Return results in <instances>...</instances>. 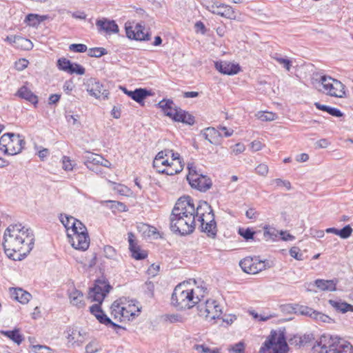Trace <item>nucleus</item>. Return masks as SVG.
Instances as JSON below:
<instances>
[{
  "instance_id": "nucleus-1",
  "label": "nucleus",
  "mask_w": 353,
  "mask_h": 353,
  "mask_svg": "<svg viewBox=\"0 0 353 353\" xmlns=\"http://www.w3.org/2000/svg\"><path fill=\"white\" fill-rule=\"evenodd\" d=\"M111 285L107 281L97 279L94 286L90 288L88 292V299L91 301L98 302V303L93 304L90 307V313L94 315L98 321L106 326L111 327L114 329L123 328L120 325L113 322L103 311L101 305L108 293H109Z\"/></svg>"
},
{
  "instance_id": "nucleus-2",
  "label": "nucleus",
  "mask_w": 353,
  "mask_h": 353,
  "mask_svg": "<svg viewBox=\"0 0 353 353\" xmlns=\"http://www.w3.org/2000/svg\"><path fill=\"white\" fill-rule=\"evenodd\" d=\"M312 347L314 351L321 347L319 353H353V345L344 339L337 336L323 334Z\"/></svg>"
},
{
  "instance_id": "nucleus-3",
  "label": "nucleus",
  "mask_w": 353,
  "mask_h": 353,
  "mask_svg": "<svg viewBox=\"0 0 353 353\" xmlns=\"http://www.w3.org/2000/svg\"><path fill=\"white\" fill-rule=\"evenodd\" d=\"M184 284L177 285L172 294L171 303L178 310L190 309L199 301V295L194 290L183 289Z\"/></svg>"
},
{
  "instance_id": "nucleus-4",
  "label": "nucleus",
  "mask_w": 353,
  "mask_h": 353,
  "mask_svg": "<svg viewBox=\"0 0 353 353\" xmlns=\"http://www.w3.org/2000/svg\"><path fill=\"white\" fill-rule=\"evenodd\" d=\"M288 345L285 330H272L263 345L260 353H287Z\"/></svg>"
},
{
  "instance_id": "nucleus-5",
  "label": "nucleus",
  "mask_w": 353,
  "mask_h": 353,
  "mask_svg": "<svg viewBox=\"0 0 353 353\" xmlns=\"http://www.w3.org/2000/svg\"><path fill=\"white\" fill-rule=\"evenodd\" d=\"M170 228L171 231L181 236L192 234L195 229L194 218L190 215L171 214L170 216Z\"/></svg>"
},
{
  "instance_id": "nucleus-6",
  "label": "nucleus",
  "mask_w": 353,
  "mask_h": 353,
  "mask_svg": "<svg viewBox=\"0 0 353 353\" xmlns=\"http://www.w3.org/2000/svg\"><path fill=\"white\" fill-rule=\"evenodd\" d=\"M25 144L23 137L19 134L7 132L0 137V150L5 154L14 155L20 153Z\"/></svg>"
},
{
  "instance_id": "nucleus-7",
  "label": "nucleus",
  "mask_w": 353,
  "mask_h": 353,
  "mask_svg": "<svg viewBox=\"0 0 353 353\" xmlns=\"http://www.w3.org/2000/svg\"><path fill=\"white\" fill-rule=\"evenodd\" d=\"M316 80L321 84L323 93L337 98L345 97V86L340 81L327 75H320Z\"/></svg>"
},
{
  "instance_id": "nucleus-8",
  "label": "nucleus",
  "mask_w": 353,
  "mask_h": 353,
  "mask_svg": "<svg viewBox=\"0 0 353 353\" xmlns=\"http://www.w3.org/2000/svg\"><path fill=\"white\" fill-rule=\"evenodd\" d=\"M27 239L22 236H14L13 234L3 235V246L4 252L8 258L16 260L14 254L17 252H21L24 246H26V243Z\"/></svg>"
},
{
  "instance_id": "nucleus-9",
  "label": "nucleus",
  "mask_w": 353,
  "mask_h": 353,
  "mask_svg": "<svg viewBox=\"0 0 353 353\" xmlns=\"http://www.w3.org/2000/svg\"><path fill=\"white\" fill-rule=\"evenodd\" d=\"M24 229V227H22L21 224L10 225L7 228L4 232V234H6L7 235L13 234V236H22L27 239V242L26 243V252L23 254H20L21 257L19 256L18 260H21L26 257L34 246V237L32 230L30 229H26L25 230Z\"/></svg>"
},
{
  "instance_id": "nucleus-10",
  "label": "nucleus",
  "mask_w": 353,
  "mask_h": 353,
  "mask_svg": "<svg viewBox=\"0 0 353 353\" xmlns=\"http://www.w3.org/2000/svg\"><path fill=\"white\" fill-rule=\"evenodd\" d=\"M242 270L248 274H254L271 267L268 260H261L259 256H247L239 262Z\"/></svg>"
},
{
  "instance_id": "nucleus-11",
  "label": "nucleus",
  "mask_w": 353,
  "mask_h": 353,
  "mask_svg": "<svg viewBox=\"0 0 353 353\" xmlns=\"http://www.w3.org/2000/svg\"><path fill=\"white\" fill-rule=\"evenodd\" d=\"M194 203L190 196H183L180 197L176 202L171 214H178L180 215H190L194 216Z\"/></svg>"
},
{
  "instance_id": "nucleus-12",
  "label": "nucleus",
  "mask_w": 353,
  "mask_h": 353,
  "mask_svg": "<svg viewBox=\"0 0 353 353\" xmlns=\"http://www.w3.org/2000/svg\"><path fill=\"white\" fill-rule=\"evenodd\" d=\"M86 90L90 96L99 99L103 96V99H108L109 92L103 89V85L99 80L94 78H90L85 83Z\"/></svg>"
},
{
  "instance_id": "nucleus-13",
  "label": "nucleus",
  "mask_w": 353,
  "mask_h": 353,
  "mask_svg": "<svg viewBox=\"0 0 353 353\" xmlns=\"http://www.w3.org/2000/svg\"><path fill=\"white\" fill-rule=\"evenodd\" d=\"M209 10L213 14L229 19H235L236 17L234 9L230 6L224 3H214L210 6Z\"/></svg>"
},
{
  "instance_id": "nucleus-14",
  "label": "nucleus",
  "mask_w": 353,
  "mask_h": 353,
  "mask_svg": "<svg viewBox=\"0 0 353 353\" xmlns=\"http://www.w3.org/2000/svg\"><path fill=\"white\" fill-rule=\"evenodd\" d=\"M67 236L74 249L85 251L89 248L90 237L88 234H80L72 236L71 233H68L67 234Z\"/></svg>"
},
{
  "instance_id": "nucleus-15",
  "label": "nucleus",
  "mask_w": 353,
  "mask_h": 353,
  "mask_svg": "<svg viewBox=\"0 0 353 353\" xmlns=\"http://www.w3.org/2000/svg\"><path fill=\"white\" fill-rule=\"evenodd\" d=\"M201 231L206 233L210 238L214 239L216 236V223L213 212L207 214V219H205L203 224L201 223Z\"/></svg>"
},
{
  "instance_id": "nucleus-16",
  "label": "nucleus",
  "mask_w": 353,
  "mask_h": 353,
  "mask_svg": "<svg viewBox=\"0 0 353 353\" xmlns=\"http://www.w3.org/2000/svg\"><path fill=\"white\" fill-rule=\"evenodd\" d=\"M210 212H213L211 205L205 201H199L196 207L194 206V221L196 219L198 221L203 224L205 219H207V214Z\"/></svg>"
},
{
  "instance_id": "nucleus-17",
  "label": "nucleus",
  "mask_w": 353,
  "mask_h": 353,
  "mask_svg": "<svg viewBox=\"0 0 353 353\" xmlns=\"http://www.w3.org/2000/svg\"><path fill=\"white\" fill-rule=\"evenodd\" d=\"M81 160L89 170L97 172V170L94 168V166L99 165V163L103 162V157L89 151H85L81 157Z\"/></svg>"
},
{
  "instance_id": "nucleus-18",
  "label": "nucleus",
  "mask_w": 353,
  "mask_h": 353,
  "mask_svg": "<svg viewBox=\"0 0 353 353\" xmlns=\"http://www.w3.org/2000/svg\"><path fill=\"white\" fill-rule=\"evenodd\" d=\"M189 183L192 188L201 192H206L212 186L211 179L202 174H199L197 176L190 179Z\"/></svg>"
},
{
  "instance_id": "nucleus-19",
  "label": "nucleus",
  "mask_w": 353,
  "mask_h": 353,
  "mask_svg": "<svg viewBox=\"0 0 353 353\" xmlns=\"http://www.w3.org/2000/svg\"><path fill=\"white\" fill-rule=\"evenodd\" d=\"M215 68L221 74L234 75L241 70L238 63H231L227 61H216L214 63Z\"/></svg>"
},
{
  "instance_id": "nucleus-20",
  "label": "nucleus",
  "mask_w": 353,
  "mask_h": 353,
  "mask_svg": "<svg viewBox=\"0 0 353 353\" xmlns=\"http://www.w3.org/2000/svg\"><path fill=\"white\" fill-rule=\"evenodd\" d=\"M129 250L132 253V256L136 260H143L148 256V253L145 250H142L135 242L134 235L133 233H128Z\"/></svg>"
},
{
  "instance_id": "nucleus-21",
  "label": "nucleus",
  "mask_w": 353,
  "mask_h": 353,
  "mask_svg": "<svg viewBox=\"0 0 353 353\" xmlns=\"http://www.w3.org/2000/svg\"><path fill=\"white\" fill-rule=\"evenodd\" d=\"M172 119L190 125H192L195 122L193 115L176 106L174 107V114Z\"/></svg>"
},
{
  "instance_id": "nucleus-22",
  "label": "nucleus",
  "mask_w": 353,
  "mask_h": 353,
  "mask_svg": "<svg viewBox=\"0 0 353 353\" xmlns=\"http://www.w3.org/2000/svg\"><path fill=\"white\" fill-rule=\"evenodd\" d=\"M123 92L136 102L141 103L150 94V91L145 88H136L134 90H128L125 87H121Z\"/></svg>"
},
{
  "instance_id": "nucleus-23",
  "label": "nucleus",
  "mask_w": 353,
  "mask_h": 353,
  "mask_svg": "<svg viewBox=\"0 0 353 353\" xmlns=\"http://www.w3.org/2000/svg\"><path fill=\"white\" fill-rule=\"evenodd\" d=\"M96 26L99 32L103 31L107 33H117L119 32V27L113 20L98 19L96 21Z\"/></svg>"
},
{
  "instance_id": "nucleus-24",
  "label": "nucleus",
  "mask_w": 353,
  "mask_h": 353,
  "mask_svg": "<svg viewBox=\"0 0 353 353\" xmlns=\"http://www.w3.org/2000/svg\"><path fill=\"white\" fill-rule=\"evenodd\" d=\"M201 135L210 143L218 145L221 139V132L214 128H207L201 132Z\"/></svg>"
},
{
  "instance_id": "nucleus-25",
  "label": "nucleus",
  "mask_w": 353,
  "mask_h": 353,
  "mask_svg": "<svg viewBox=\"0 0 353 353\" xmlns=\"http://www.w3.org/2000/svg\"><path fill=\"white\" fill-rule=\"evenodd\" d=\"M286 310L290 312H293L294 314H301L306 316H310L312 318V312H314V310L312 308L299 304H289L285 306Z\"/></svg>"
},
{
  "instance_id": "nucleus-26",
  "label": "nucleus",
  "mask_w": 353,
  "mask_h": 353,
  "mask_svg": "<svg viewBox=\"0 0 353 353\" xmlns=\"http://www.w3.org/2000/svg\"><path fill=\"white\" fill-rule=\"evenodd\" d=\"M17 96L23 99L30 103H32L34 106L38 103V97L34 94L28 87L23 85L21 87L17 94Z\"/></svg>"
},
{
  "instance_id": "nucleus-27",
  "label": "nucleus",
  "mask_w": 353,
  "mask_h": 353,
  "mask_svg": "<svg viewBox=\"0 0 353 353\" xmlns=\"http://www.w3.org/2000/svg\"><path fill=\"white\" fill-rule=\"evenodd\" d=\"M207 314H209V320H207L209 322L214 321L216 319H219L221 316L222 314V310L221 306L216 301L208 299Z\"/></svg>"
},
{
  "instance_id": "nucleus-28",
  "label": "nucleus",
  "mask_w": 353,
  "mask_h": 353,
  "mask_svg": "<svg viewBox=\"0 0 353 353\" xmlns=\"http://www.w3.org/2000/svg\"><path fill=\"white\" fill-rule=\"evenodd\" d=\"M10 292L12 297L22 304L28 303L32 297L29 292L21 288H12Z\"/></svg>"
},
{
  "instance_id": "nucleus-29",
  "label": "nucleus",
  "mask_w": 353,
  "mask_h": 353,
  "mask_svg": "<svg viewBox=\"0 0 353 353\" xmlns=\"http://www.w3.org/2000/svg\"><path fill=\"white\" fill-rule=\"evenodd\" d=\"M337 280H324V279H316L315 281L316 286L321 290L334 292L336 290Z\"/></svg>"
},
{
  "instance_id": "nucleus-30",
  "label": "nucleus",
  "mask_w": 353,
  "mask_h": 353,
  "mask_svg": "<svg viewBox=\"0 0 353 353\" xmlns=\"http://www.w3.org/2000/svg\"><path fill=\"white\" fill-rule=\"evenodd\" d=\"M183 166L184 163H182V161H178V163L170 162L169 168H166L163 170H158V172L172 176L181 172L183 169Z\"/></svg>"
},
{
  "instance_id": "nucleus-31",
  "label": "nucleus",
  "mask_w": 353,
  "mask_h": 353,
  "mask_svg": "<svg viewBox=\"0 0 353 353\" xmlns=\"http://www.w3.org/2000/svg\"><path fill=\"white\" fill-rule=\"evenodd\" d=\"M174 102L172 99H163L161 101L159 102L157 105L161 108L162 111L165 114V115L169 117L170 118H172L174 114V108H173Z\"/></svg>"
},
{
  "instance_id": "nucleus-32",
  "label": "nucleus",
  "mask_w": 353,
  "mask_h": 353,
  "mask_svg": "<svg viewBox=\"0 0 353 353\" xmlns=\"http://www.w3.org/2000/svg\"><path fill=\"white\" fill-rule=\"evenodd\" d=\"M328 303L336 311L345 313L348 311L353 312V305L346 302L341 301V300H329Z\"/></svg>"
},
{
  "instance_id": "nucleus-33",
  "label": "nucleus",
  "mask_w": 353,
  "mask_h": 353,
  "mask_svg": "<svg viewBox=\"0 0 353 353\" xmlns=\"http://www.w3.org/2000/svg\"><path fill=\"white\" fill-rule=\"evenodd\" d=\"M48 19V15H39L37 14H28L25 19V22L29 26L37 27L41 22Z\"/></svg>"
},
{
  "instance_id": "nucleus-34",
  "label": "nucleus",
  "mask_w": 353,
  "mask_h": 353,
  "mask_svg": "<svg viewBox=\"0 0 353 353\" xmlns=\"http://www.w3.org/2000/svg\"><path fill=\"white\" fill-rule=\"evenodd\" d=\"M83 296V293L77 289H73L69 294L71 303L79 308L82 307L84 305Z\"/></svg>"
},
{
  "instance_id": "nucleus-35",
  "label": "nucleus",
  "mask_w": 353,
  "mask_h": 353,
  "mask_svg": "<svg viewBox=\"0 0 353 353\" xmlns=\"http://www.w3.org/2000/svg\"><path fill=\"white\" fill-rule=\"evenodd\" d=\"M195 306H196L198 315L203 317L206 321L209 320V314H207L208 299L202 301L201 298L199 296V301L195 303Z\"/></svg>"
},
{
  "instance_id": "nucleus-36",
  "label": "nucleus",
  "mask_w": 353,
  "mask_h": 353,
  "mask_svg": "<svg viewBox=\"0 0 353 353\" xmlns=\"http://www.w3.org/2000/svg\"><path fill=\"white\" fill-rule=\"evenodd\" d=\"M111 315L113 316L114 319H121V317L125 316V312L126 310L122 307L119 303L118 301H115L113 302V303L111 305Z\"/></svg>"
},
{
  "instance_id": "nucleus-37",
  "label": "nucleus",
  "mask_w": 353,
  "mask_h": 353,
  "mask_svg": "<svg viewBox=\"0 0 353 353\" xmlns=\"http://www.w3.org/2000/svg\"><path fill=\"white\" fill-rule=\"evenodd\" d=\"M263 236L266 241L270 239L272 240L273 241H276L278 239L279 235H280V232L268 225H265L263 227Z\"/></svg>"
},
{
  "instance_id": "nucleus-38",
  "label": "nucleus",
  "mask_w": 353,
  "mask_h": 353,
  "mask_svg": "<svg viewBox=\"0 0 353 353\" xmlns=\"http://www.w3.org/2000/svg\"><path fill=\"white\" fill-rule=\"evenodd\" d=\"M1 334L18 345L21 344L23 339L22 335L19 333V330L17 329H14L13 330L1 331Z\"/></svg>"
},
{
  "instance_id": "nucleus-39",
  "label": "nucleus",
  "mask_w": 353,
  "mask_h": 353,
  "mask_svg": "<svg viewBox=\"0 0 353 353\" xmlns=\"http://www.w3.org/2000/svg\"><path fill=\"white\" fill-rule=\"evenodd\" d=\"M72 236L80 234H88L86 227L78 219L74 220L71 224Z\"/></svg>"
},
{
  "instance_id": "nucleus-40",
  "label": "nucleus",
  "mask_w": 353,
  "mask_h": 353,
  "mask_svg": "<svg viewBox=\"0 0 353 353\" xmlns=\"http://www.w3.org/2000/svg\"><path fill=\"white\" fill-rule=\"evenodd\" d=\"M260 231H259V232ZM258 233L257 231L253 230L252 228H239L238 234L242 236L246 241L251 240H255V235Z\"/></svg>"
},
{
  "instance_id": "nucleus-41",
  "label": "nucleus",
  "mask_w": 353,
  "mask_h": 353,
  "mask_svg": "<svg viewBox=\"0 0 353 353\" xmlns=\"http://www.w3.org/2000/svg\"><path fill=\"white\" fill-rule=\"evenodd\" d=\"M14 41H16L15 46L23 50H29L33 48L32 41L23 37L19 36L17 38H14Z\"/></svg>"
},
{
  "instance_id": "nucleus-42",
  "label": "nucleus",
  "mask_w": 353,
  "mask_h": 353,
  "mask_svg": "<svg viewBox=\"0 0 353 353\" xmlns=\"http://www.w3.org/2000/svg\"><path fill=\"white\" fill-rule=\"evenodd\" d=\"M74 217L70 215H68L66 214H61L59 216V220L61 223L63 225L65 228L67 230V234L71 233V224L72 222H74V220H76Z\"/></svg>"
},
{
  "instance_id": "nucleus-43",
  "label": "nucleus",
  "mask_w": 353,
  "mask_h": 353,
  "mask_svg": "<svg viewBox=\"0 0 353 353\" xmlns=\"http://www.w3.org/2000/svg\"><path fill=\"white\" fill-rule=\"evenodd\" d=\"M57 66L59 70L66 72L70 74L72 62L64 57L59 58L57 61Z\"/></svg>"
},
{
  "instance_id": "nucleus-44",
  "label": "nucleus",
  "mask_w": 353,
  "mask_h": 353,
  "mask_svg": "<svg viewBox=\"0 0 353 353\" xmlns=\"http://www.w3.org/2000/svg\"><path fill=\"white\" fill-rule=\"evenodd\" d=\"M136 29V38L135 40L137 41H149L150 39V34L148 32L145 33L143 32L144 28L140 25L137 24L135 26Z\"/></svg>"
},
{
  "instance_id": "nucleus-45",
  "label": "nucleus",
  "mask_w": 353,
  "mask_h": 353,
  "mask_svg": "<svg viewBox=\"0 0 353 353\" xmlns=\"http://www.w3.org/2000/svg\"><path fill=\"white\" fill-rule=\"evenodd\" d=\"M312 319L316 320L317 322H323V323H334V320L330 318L329 316L323 314L320 312H318L316 310H314V312H312Z\"/></svg>"
},
{
  "instance_id": "nucleus-46",
  "label": "nucleus",
  "mask_w": 353,
  "mask_h": 353,
  "mask_svg": "<svg viewBox=\"0 0 353 353\" xmlns=\"http://www.w3.org/2000/svg\"><path fill=\"white\" fill-rule=\"evenodd\" d=\"M107 53V50L103 48H92L89 49L88 55L91 57L99 58Z\"/></svg>"
},
{
  "instance_id": "nucleus-47",
  "label": "nucleus",
  "mask_w": 353,
  "mask_h": 353,
  "mask_svg": "<svg viewBox=\"0 0 353 353\" xmlns=\"http://www.w3.org/2000/svg\"><path fill=\"white\" fill-rule=\"evenodd\" d=\"M352 232L353 229L350 225H346L343 228L339 229L338 236L343 239H346L352 235Z\"/></svg>"
},
{
  "instance_id": "nucleus-48",
  "label": "nucleus",
  "mask_w": 353,
  "mask_h": 353,
  "mask_svg": "<svg viewBox=\"0 0 353 353\" xmlns=\"http://www.w3.org/2000/svg\"><path fill=\"white\" fill-rule=\"evenodd\" d=\"M274 59H275L279 63L283 65V68H285L288 71L290 70V68L292 67V61L281 57V56H279L278 54H276L274 57H273Z\"/></svg>"
},
{
  "instance_id": "nucleus-49",
  "label": "nucleus",
  "mask_w": 353,
  "mask_h": 353,
  "mask_svg": "<svg viewBox=\"0 0 353 353\" xmlns=\"http://www.w3.org/2000/svg\"><path fill=\"white\" fill-rule=\"evenodd\" d=\"M143 288L144 290L145 294L152 298L154 296V284L153 282L150 281H147L143 286Z\"/></svg>"
},
{
  "instance_id": "nucleus-50",
  "label": "nucleus",
  "mask_w": 353,
  "mask_h": 353,
  "mask_svg": "<svg viewBox=\"0 0 353 353\" xmlns=\"http://www.w3.org/2000/svg\"><path fill=\"white\" fill-rule=\"evenodd\" d=\"M259 114V119L263 121H271L278 118L277 115L272 112H262Z\"/></svg>"
},
{
  "instance_id": "nucleus-51",
  "label": "nucleus",
  "mask_w": 353,
  "mask_h": 353,
  "mask_svg": "<svg viewBox=\"0 0 353 353\" xmlns=\"http://www.w3.org/2000/svg\"><path fill=\"white\" fill-rule=\"evenodd\" d=\"M72 66L71 67V70L70 72V74H79V75H83L85 74V70L81 65H80L77 63H72Z\"/></svg>"
},
{
  "instance_id": "nucleus-52",
  "label": "nucleus",
  "mask_w": 353,
  "mask_h": 353,
  "mask_svg": "<svg viewBox=\"0 0 353 353\" xmlns=\"http://www.w3.org/2000/svg\"><path fill=\"white\" fill-rule=\"evenodd\" d=\"M110 202L111 203V208L113 210H117L119 212L128 211V208L123 203L116 201H110Z\"/></svg>"
},
{
  "instance_id": "nucleus-53",
  "label": "nucleus",
  "mask_w": 353,
  "mask_h": 353,
  "mask_svg": "<svg viewBox=\"0 0 353 353\" xmlns=\"http://www.w3.org/2000/svg\"><path fill=\"white\" fill-rule=\"evenodd\" d=\"M104 256L110 259H114L117 256L115 249L111 245H105L103 248Z\"/></svg>"
},
{
  "instance_id": "nucleus-54",
  "label": "nucleus",
  "mask_w": 353,
  "mask_h": 353,
  "mask_svg": "<svg viewBox=\"0 0 353 353\" xmlns=\"http://www.w3.org/2000/svg\"><path fill=\"white\" fill-rule=\"evenodd\" d=\"M273 183L276 184L277 187H284L288 190H290L292 188L290 182L287 180H283L281 179H275L272 181V184Z\"/></svg>"
},
{
  "instance_id": "nucleus-55",
  "label": "nucleus",
  "mask_w": 353,
  "mask_h": 353,
  "mask_svg": "<svg viewBox=\"0 0 353 353\" xmlns=\"http://www.w3.org/2000/svg\"><path fill=\"white\" fill-rule=\"evenodd\" d=\"M69 49L75 52H85L87 51L88 48L86 45L83 43H72L70 45Z\"/></svg>"
},
{
  "instance_id": "nucleus-56",
  "label": "nucleus",
  "mask_w": 353,
  "mask_h": 353,
  "mask_svg": "<svg viewBox=\"0 0 353 353\" xmlns=\"http://www.w3.org/2000/svg\"><path fill=\"white\" fill-rule=\"evenodd\" d=\"M32 350L35 353H50L51 349L46 345H32Z\"/></svg>"
},
{
  "instance_id": "nucleus-57",
  "label": "nucleus",
  "mask_w": 353,
  "mask_h": 353,
  "mask_svg": "<svg viewBox=\"0 0 353 353\" xmlns=\"http://www.w3.org/2000/svg\"><path fill=\"white\" fill-rule=\"evenodd\" d=\"M188 168L189 170V173L187 175V180L189 182L190 179H192V178H194V177L197 176V175H199V174L197 173L196 170V166L194 165V164L193 163H188Z\"/></svg>"
},
{
  "instance_id": "nucleus-58",
  "label": "nucleus",
  "mask_w": 353,
  "mask_h": 353,
  "mask_svg": "<svg viewBox=\"0 0 353 353\" xmlns=\"http://www.w3.org/2000/svg\"><path fill=\"white\" fill-rule=\"evenodd\" d=\"M290 254L292 257L296 259V260H303V255L302 253H300V249L298 247H292L290 250Z\"/></svg>"
},
{
  "instance_id": "nucleus-59",
  "label": "nucleus",
  "mask_w": 353,
  "mask_h": 353,
  "mask_svg": "<svg viewBox=\"0 0 353 353\" xmlns=\"http://www.w3.org/2000/svg\"><path fill=\"white\" fill-rule=\"evenodd\" d=\"M301 341L303 342V347L312 344V341L314 340V336L312 334H304L303 336H300Z\"/></svg>"
},
{
  "instance_id": "nucleus-60",
  "label": "nucleus",
  "mask_w": 353,
  "mask_h": 353,
  "mask_svg": "<svg viewBox=\"0 0 353 353\" xmlns=\"http://www.w3.org/2000/svg\"><path fill=\"white\" fill-rule=\"evenodd\" d=\"M28 61L26 59H21L15 62V68L18 71H22L28 67Z\"/></svg>"
},
{
  "instance_id": "nucleus-61",
  "label": "nucleus",
  "mask_w": 353,
  "mask_h": 353,
  "mask_svg": "<svg viewBox=\"0 0 353 353\" xmlns=\"http://www.w3.org/2000/svg\"><path fill=\"white\" fill-rule=\"evenodd\" d=\"M63 169L65 171H71L73 169L72 161L68 157H63L62 159Z\"/></svg>"
},
{
  "instance_id": "nucleus-62",
  "label": "nucleus",
  "mask_w": 353,
  "mask_h": 353,
  "mask_svg": "<svg viewBox=\"0 0 353 353\" xmlns=\"http://www.w3.org/2000/svg\"><path fill=\"white\" fill-rule=\"evenodd\" d=\"M245 350V344L243 342L240 341L236 344H234L230 349V351H232L236 353H243Z\"/></svg>"
},
{
  "instance_id": "nucleus-63",
  "label": "nucleus",
  "mask_w": 353,
  "mask_h": 353,
  "mask_svg": "<svg viewBox=\"0 0 353 353\" xmlns=\"http://www.w3.org/2000/svg\"><path fill=\"white\" fill-rule=\"evenodd\" d=\"M255 170L257 174L265 176L268 172V167L264 163H261L255 168Z\"/></svg>"
},
{
  "instance_id": "nucleus-64",
  "label": "nucleus",
  "mask_w": 353,
  "mask_h": 353,
  "mask_svg": "<svg viewBox=\"0 0 353 353\" xmlns=\"http://www.w3.org/2000/svg\"><path fill=\"white\" fill-rule=\"evenodd\" d=\"M327 112L335 117H341L343 115V113L339 109L330 106L328 107Z\"/></svg>"
}]
</instances>
